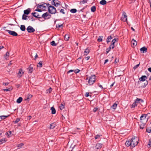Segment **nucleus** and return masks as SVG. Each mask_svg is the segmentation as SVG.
<instances>
[{
	"label": "nucleus",
	"instance_id": "f257e3e1",
	"mask_svg": "<svg viewBox=\"0 0 151 151\" xmlns=\"http://www.w3.org/2000/svg\"><path fill=\"white\" fill-rule=\"evenodd\" d=\"M144 100L142 99L137 98L132 104L131 108H134L136 106H137L138 104H139L142 105V104L144 103Z\"/></svg>",
	"mask_w": 151,
	"mask_h": 151
},
{
	"label": "nucleus",
	"instance_id": "f03ea898",
	"mask_svg": "<svg viewBox=\"0 0 151 151\" xmlns=\"http://www.w3.org/2000/svg\"><path fill=\"white\" fill-rule=\"evenodd\" d=\"M96 76L95 75L91 76L88 78H87L86 80L88 79V83L89 85H92L96 81Z\"/></svg>",
	"mask_w": 151,
	"mask_h": 151
},
{
	"label": "nucleus",
	"instance_id": "7ed1b4c3",
	"mask_svg": "<svg viewBox=\"0 0 151 151\" xmlns=\"http://www.w3.org/2000/svg\"><path fill=\"white\" fill-rule=\"evenodd\" d=\"M139 139L137 137H134L131 139V141L132 146L133 147H135L138 144Z\"/></svg>",
	"mask_w": 151,
	"mask_h": 151
},
{
	"label": "nucleus",
	"instance_id": "20e7f679",
	"mask_svg": "<svg viewBox=\"0 0 151 151\" xmlns=\"http://www.w3.org/2000/svg\"><path fill=\"white\" fill-rule=\"evenodd\" d=\"M48 5H49L48 10L49 13L52 14H55L56 13V8L54 6H51V5L49 4H48Z\"/></svg>",
	"mask_w": 151,
	"mask_h": 151
},
{
	"label": "nucleus",
	"instance_id": "39448f33",
	"mask_svg": "<svg viewBox=\"0 0 151 151\" xmlns=\"http://www.w3.org/2000/svg\"><path fill=\"white\" fill-rule=\"evenodd\" d=\"M147 114H143L140 117V121L141 123H146L147 121V119H146V117Z\"/></svg>",
	"mask_w": 151,
	"mask_h": 151
},
{
	"label": "nucleus",
	"instance_id": "423d86ee",
	"mask_svg": "<svg viewBox=\"0 0 151 151\" xmlns=\"http://www.w3.org/2000/svg\"><path fill=\"white\" fill-rule=\"evenodd\" d=\"M51 3L56 7L59 6L60 4V2L58 0H53L51 2Z\"/></svg>",
	"mask_w": 151,
	"mask_h": 151
},
{
	"label": "nucleus",
	"instance_id": "0eeeda50",
	"mask_svg": "<svg viewBox=\"0 0 151 151\" xmlns=\"http://www.w3.org/2000/svg\"><path fill=\"white\" fill-rule=\"evenodd\" d=\"M48 4L44 3L42 4L38 5L37 7L40 9H42L43 10H45L46 9V6H48L49 5H48Z\"/></svg>",
	"mask_w": 151,
	"mask_h": 151
},
{
	"label": "nucleus",
	"instance_id": "6e6552de",
	"mask_svg": "<svg viewBox=\"0 0 151 151\" xmlns=\"http://www.w3.org/2000/svg\"><path fill=\"white\" fill-rule=\"evenodd\" d=\"M121 19L122 21L125 22L127 21V17L126 15V13L123 12L122 13V17H121Z\"/></svg>",
	"mask_w": 151,
	"mask_h": 151
},
{
	"label": "nucleus",
	"instance_id": "1a4fd4ad",
	"mask_svg": "<svg viewBox=\"0 0 151 151\" xmlns=\"http://www.w3.org/2000/svg\"><path fill=\"white\" fill-rule=\"evenodd\" d=\"M5 31L8 32L10 35L14 36H16L18 35L17 33L15 31H12L8 29L6 30Z\"/></svg>",
	"mask_w": 151,
	"mask_h": 151
},
{
	"label": "nucleus",
	"instance_id": "9d476101",
	"mask_svg": "<svg viewBox=\"0 0 151 151\" xmlns=\"http://www.w3.org/2000/svg\"><path fill=\"white\" fill-rule=\"evenodd\" d=\"M43 18H44L45 19H48L50 18L51 15H50L48 13L46 12L43 14L41 17Z\"/></svg>",
	"mask_w": 151,
	"mask_h": 151
},
{
	"label": "nucleus",
	"instance_id": "9b49d317",
	"mask_svg": "<svg viewBox=\"0 0 151 151\" xmlns=\"http://www.w3.org/2000/svg\"><path fill=\"white\" fill-rule=\"evenodd\" d=\"M27 29L29 33L33 32L35 31V29H34L32 27L30 26H28L27 27Z\"/></svg>",
	"mask_w": 151,
	"mask_h": 151
},
{
	"label": "nucleus",
	"instance_id": "f8f14e48",
	"mask_svg": "<svg viewBox=\"0 0 151 151\" xmlns=\"http://www.w3.org/2000/svg\"><path fill=\"white\" fill-rule=\"evenodd\" d=\"M103 145L101 143H98L95 147V149L96 150H100L102 147Z\"/></svg>",
	"mask_w": 151,
	"mask_h": 151
},
{
	"label": "nucleus",
	"instance_id": "ddd939ff",
	"mask_svg": "<svg viewBox=\"0 0 151 151\" xmlns=\"http://www.w3.org/2000/svg\"><path fill=\"white\" fill-rule=\"evenodd\" d=\"M32 14L33 17H35L38 18H41V17L40 16V15L37 12H35L34 13H32Z\"/></svg>",
	"mask_w": 151,
	"mask_h": 151
},
{
	"label": "nucleus",
	"instance_id": "4468645a",
	"mask_svg": "<svg viewBox=\"0 0 151 151\" xmlns=\"http://www.w3.org/2000/svg\"><path fill=\"white\" fill-rule=\"evenodd\" d=\"M27 70L29 73H32L33 70V67L31 65L29 66V67L27 68Z\"/></svg>",
	"mask_w": 151,
	"mask_h": 151
},
{
	"label": "nucleus",
	"instance_id": "2eb2a0df",
	"mask_svg": "<svg viewBox=\"0 0 151 151\" xmlns=\"http://www.w3.org/2000/svg\"><path fill=\"white\" fill-rule=\"evenodd\" d=\"M114 47V46L113 45H111L109 47L107 48L106 49V54L108 53L111 50V49H113Z\"/></svg>",
	"mask_w": 151,
	"mask_h": 151
},
{
	"label": "nucleus",
	"instance_id": "dca6fc26",
	"mask_svg": "<svg viewBox=\"0 0 151 151\" xmlns=\"http://www.w3.org/2000/svg\"><path fill=\"white\" fill-rule=\"evenodd\" d=\"M132 46L133 47H134L136 46L137 42L134 40L133 39L131 41Z\"/></svg>",
	"mask_w": 151,
	"mask_h": 151
},
{
	"label": "nucleus",
	"instance_id": "f3484780",
	"mask_svg": "<svg viewBox=\"0 0 151 151\" xmlns=\"http://www.w3.org/2000/svg\"><path fill=\"white\" fill-rule=\"evenodd\" d=\"M147 78L146 76H143L139 78V80L140 81H145Z\"/></svg>",
	"mask_w": 151,
	"mask_h": 151
},
{
	"label": "nucleus",
	"instance_id": "a211bd4d",
	"mask_svg": "<svg viewBox=\"0 0 151 151\" xmlns=\"http://www.w3.org/2000/svg\"><path fill=\"white\" fill-rule=\"evenodd\" d=\"M31 11V9L28 8L27 9L25 10L24 11V14H25L28 15Z\"/></svg>",
	"mask_w": 151,
	"mask_h": 151
},
{
	"label": "nucleus",
	"instance_id": "6ab92c4d",
	"mask_svg": "<svg viewBox=\"0 0 151 151\" xmlns=\"http://www.w3.org/2000/svg\"><path fill=\"white\" fill-rule=\"evenodd\" d=\"M141 51L143 53H145L147 52V49L146 47H143L140 49Z\"/></svg>",
	"mask_w": 151,
	"mask_h": 151
},
{
	"label": "nucleus",
	"instance_id": "aec40b11",
	"mask_svg": "<svg viewBox=\"0 0 151 151\" xmlns=\"http://www.w3.org/2000/svg\"><path fill=\"white\" fill-rule=\"evenodd\" d=\"M125 145L127 147H129L130 146H132L131 140L127 141L125 143Z\"/></svg>",
	"mask_w": 151,
	"mask_h": 151
},
{
	"label": "nucleus",
	"instance_id": "412c9836",
	"mask_svg": "<svg viewBox=\"0 0 151 151\" xmlns=\"http://www.w3.org/2000/svg\"><path fill=\"white\" fill-rule=\"evenodd\" d=\"M118 104V102H116L114 104L111 106V108L113 109H116Z\"/></svg>",
	"mask_w": 151,
	"mask_h": 151
},
{
	"label": "nucleus",
	"instance_id": "4be33fe9",
	"mask_svg": "<svg viewBox=\"0 0 151 151\" xmlns=\"http://www.w3.org/2000/svg\"><path fill=\"white\" fill-rule=\"evenodd\" d=\"M56 124L54 123H53L50 124V129H53L55 127Z\"/></svg>",
	"mask_w": 151,
	"mask_h": 151
},
{
	"label": "nucleus",
	"instance_id": "5701e85b",
	"mask_svg": "<svg viewBox=\"0 0 151 151\" xmlns=\"http://www.w3.org/2000/svg\"><path fill=\"white\" fill-rule=\"evenodd\" d=\"M89 52V50L87 48L85 50L84 52V54L85 55H87Z\"/></svg>",
	"mask_w": 151,
	"mask_h": 151
},
{
	"label": "nucleus",
	"instance_id": "b1692460",
	"mask_svg": "<svg viewBox=\"0 0 151 151\" xmlns=\"http://www.w3.org/2000/svg\"><path fill=\"white\" fill-rule=\"evenodd\" d=\"M6 141V138H4L0 140V145L3 143L5 142Z\"/></svg>",
	"mask_w": 151,
	"mask_h": 151
},
{
	"label": "nucleus",
	"instance_id": "393cba45",
	"mask_svg": "<svg viewBox=\"0 0 151 151\" xmlns=\"http://www.w3.org/2000/svg\"><path fill=\"white\" fill-rule=\"evenodd\" d=\"M51 110L52 111V114H55L56 113V110L55 108L52 107L51 108Z\"/></svg>",
	"mask_w": 151,
	"mask_h": 151
},
{
	"label": "nucleus",
	"instance_id": "a878e982",
	"mask_svg": "<svg viewBox=\"0 0 151 151\" xmlns=\"http://www.w3.org/2000/svg\"><path fill=\"white\" fill-rule=\"evenodd\" d=\"M100 4L102 5H104L106 4V1L105 0H102L100 2Z\"/></svg>",
	"mask_w": 151,
	"mask_h": 151
},
{
	"label": "nucleus",
	"instance_id": "bb28decb",
	"mask_svg": "<svg viewBox=\"0 0 151 151\" xmlns=\"http://www.w3.org/2000/svg\"><path fill=\"white\" fill-rule=\"evenodd\" d=\"M22 100V98L21 97H19L17 100V102L18 103H20Z\"/></svg>",
	"mask_w": 151,
	"mask_h": 151
},
{
	"label": "nucleus",
	"instance_id": "cd10ccee",
	"mask_svg": "<svg viewBox=\"0 0 151 151\" xmlns=\"http://www.w3.org/2000/svg\"><path fill=\"white\" fill-rule=\"evenodd\" d=\"M113 38V37H111V36H108L106 40L107 42L108 43L109 42L111 39H112Z\"/></svg>",
	"mask_w": 151,
	"mask_h": 151
},
{
	"label": "nucleus",
	"instance_id": "c85d7f7f",
	"mask_svg": "<svg viewBox=\"0 0 151 151\" xmlns=\"http://www.w3.org/2000/svg\"><path fill=\"white\" fill-rule=\"evenodd\" d=\"M23 72H22V70L21 69H20L19 70L18 75L20 76V77H21L23 73Z\"/></svg>",
	"mask_w": 151,
	"mask_h": 151
},
{
	"label": "nucleus",
	"instance_id": "c756f323",
	"mask_svg": "<svg viewBox=\"0 0 151 151\" xmlns=\"http://www.w3.org/2000/svg\"><path fill=\"white\" fill-rule=\"evenodd\" d=\"M69 38V35L68 34H66L64 36V39L65 40L68 41Z\"/></svg>",
	"mask_w": 151,
	"mask_h": 151
},
{
	"label": "nucleus",
	"instance_id": "7c9ffc66",
	"mask_svg": "<svg viewBox=\"0 0 151 151\" xmlns=\"http://www.w3.org/2000/svg\"><path fill=\"white\" fill-rule=\"evenodd\" d=\"M142 124L140 125V128L141 129H143L146 123H141Z\"/></svg>",
	"mask_w": 151,
	"mask_h": 151
},
{
	"label": "nucleus",
	"instance_id": "2f4dec72",
	"mask_svg": "<svg viewBox=\"0 0 151 151\" xmlns=\"http://www.w3.org/2000/svg\"><path fill=\"white\" fill-rule=\"evenodd\" d=\"M32 96V95L30 94H28L27 97V98L25 99V100H29L30 98H31Z\"/></svg>",
	"mask_w": 151,
	"mask_h": 151
},
{
	"label": "nucleus",
	"instance_id": "473e14b6",
	"mask_svg": "<svg viewBox=\"0 0 151 151\" xmlns=\"http://www.w3.org/2000/svg\"><path fill=\"white\" fill-rule=\"evenodd\" d=\"M20 29L22 31H24L25 30V26L24 25H21Z\"/></svg>",
	"mask_w": 151,
	"mask_h": 151
},
{
	"label": "nucleus",
	"instance_id": "72a5a7b5",
	"mask_svg": "<svg viewBox=\"0 0 151 151\" xmlns=\"http://www.w3.org/2000/svg\"><path fill=\"white\" fill-rule=\"evenodd\" d=\"M9 52H7L6 53V54L4 55V58L6 60H7V59L8 57H9Z\"/></svg>",
	"mask_w": 151,
	"mask_h": 151
},
{
	"label": "nucleus",
	"instance_id": "f704fd0d",
	"mask_svg": "<svg viewBox=\"0 0 151 151\" xmlns=\"http://www.w3.org/2000/svg\"><path fill=\"white\" fill-rule=\"evenodd\" d=\"M42 61H41L38 63L37 66L39 68H41L42 66Z\"/></svg>",
	"mask_w": 151,
	"mask_h": 151
},
{
	"label": "nucleus",
	"instance_id": "c9c22d12",
	"mask_svg": "<svg viewBox=\"0 0 151 151\" xmlns=\"http://www.w3.org/2000/svg\"><path fill=\"white\" fill-rule=\"evenodd\" d=\"M96 8L95 6H92L91 8V10L92 12H94L96 10Z\"/></svg>",
	"mask_w": 151,
	"mask_h": 151
},
{
	"label": "nucleus",
	"instance_id": "e433bc0d",
	"mask_svg": "<svg viewBox=\"0 0 151 151\" xmlns=\"http://www.w3.org/2000/svg\"><path fill=\"white\" fill-rule=\"evenodd\" d=\"M24 144L22 143H21L20 144H18L17 145V147H18V148H21L24 145Z\"/></svg>",
	"mask_w": 151,
	"mask_h": 151
},
{
	"label": "nucleus",
	"instance_id": "4c0bfd02",
	"mask_svg": "<svg viewBox=\"0 0 151 151\" xmlns=\"http://www.w3.org/2000/svg\"><path fill=\"white\" fill-rule=\"evenodd\" d=\"M28 17L29 18V17H28L27 16L25 15V14H23L22 15V19L23 20H27V18Z\"/></svg>",
	"mask_w": 151,
	"mask_h": 151
},
{
	"label": "nucleus",
	"instance_id": "58836bf2",
	"mask_svg": "<svg viewBox=\"0 0 151 151\" xmlns=\"http://www.w3.org/2000/svg\"><path fill=\"white\" fill-rule=\"evenodd\" d=\"M102 38L103 37L102 36H100L97 39V41L99 42H101L102 41Z\"/></svg>",
	"mask_w": 151,
	"mask_h": 151
},
{
	"label": "nucleus",
	"instance_id": "ea45409f",
	"mask_svg": "<svg viewBox=\"0 0 151 151\" xmlns=\"http://www.w3.org/2000/svg\"><path fill=\"white\" fill-rule=\"evenodd\" d=\"M12 88L10 87V88H7L6 89H3V90L4 91H10L11 90H12Z\"/></svg>",
	"mask_w": 151,
	"mask_h": 151
},
{
	"label": "nucleus",
	"instance_id": "a19ab883",
	"mask_svg": "<svg viewBox=\"0 0 151 151\" xmlns=\"http://www.w3.org/2000/svg\"><path fill=\"white\" fill-rule=\"evenodd\" d=\"M76 12L77 10L75 9H72L70 10V12L73 13H75Z\"/></svg>",
	"mask_w": 151,
	"mask_h": 151
},
{
	"label": "nucleus",
	"instance_id": "79ce46f5",
	"mask_svg": "<svg viewBox=\"0 0 151 151\" xmlns=\"http://www.w3.org/2000/svg\"><path fill=\"white\" fill-rule=\"evenodd\" d=\"M51 45L53 46H55L57 45V44H56L54 41H52L50 43Z\"/></svg>",
	"mask_w": 151,
	"mask_h": 151
},
{
	"label": "nucleus",
	"instance_id": "37998d69",
	"mask_svg": "<svg viewBox=\"0 0 151 151\" xmlns=\"http://www.w3.org/2000/svg\"><path fill=\"white\" fill-rule=\"evenodd\" d=\"M8 116H0V118L3 119L7 118Z\"/></svg>",
	"mask_w": 151,
	"mask_h": 151
},
{
	"label": "nucleus",
	"instance_id": "c03bdc74",
	"mask_svg": "<svg viewBox=\"0 0 151 151\" xmlns=\"http://www.w3.org/2000/svg\"><path fill=\"white\" fill-rule=\"evenodd\" d=\"M116 38L114 39L113 40H112V44H111V45H113L114 46V43L115 42H116Z\"/></svg>",
	"mask_w": 151,
	"mask_h": 151
},
{
	"label": "nucleus",
	"instance_id": "a18cd8bd",
	"mask_svg": "<svg viewBox=\"0 0 151 151\" xmlns=\"http://www.w3.org/2000/svg\"><path fill=\"white\" fill-rule=\"evenodd\" d=\"M88 0H81V1H80L81 3L85 4L87 2Z\"/></svg>",
	"mask_w": 151,
	"mask_h": 151
},
{
	"label": "nucleus",
	"instance_id": "49530a36",
	"mask_svg": "<svg viewBox=\"0 0 151 151\" xmlns=\"http://www.w3.org/2000/svg\"><path fill=\"white\" fill-rule=\"evenodd\" d=\"M52 91V89L51 88H50L49 89L47 90V93H50Z\"/></svg>",
	"mask_w": 151,
	"mask_h": 151
},
{
	"label": "nucleus",
	"instance_id": "de8ad7c7",
	"mask_svg": "<svg viewBox=\"0 0 151 151\" xmlns=\"http://www.w3.org/2000/svg\"><path fill=\"white\" fill-rule=\"evenodd\" d=\"M59 107L60 109L62 110L64 108V106L62 104H61Z\"/></svg>",
	"mask_w": 151,
	"mask_h": 151
},
{
	"label": "nucleus",
	"instance_id": "09e8293b",
	"mask_svg": "<svg viewBox=\"0 0 151 151\" xmlns=\"http://www.w3.org/2000/svg\"><path fill=\"white\" fill-rule=\"evenodd\" d=\"M20 119L19 118H17L16 119V120L15 121H14L13 122L14 123H17L19 122L20 121Z\"/></svg>",
	"mask_w": 151,
	"mask_h": 151
},
{
	"label": "nucleus",
	"instance_id": "8fccbe9b",
	"mask_svg": "<svg viewBox=\"0 0 151 151\" xmlns=\"http://www.w3.org/2000/svg\"><path fill=\"white\" fill-rule=\"evenodd\" d=\"M12 133L11 131H9L6 133V134L8 137H9V135Z\"/></svg>",
	"mask_w": 151,
	"mask_h": 151
},
{
	"label": "nucleus",
	"instance_id": "3c124183",
	"mask_svg": "<svg viewBox=\"0 0 151 151\" xmlns=\"http://www.w3.org/2000/svg\"><path fill=\"white\" fill-rule=\"evenodd\" d=\"M39 8L38 7H37V9H36L35 10V11H37V12H42V11L41 9H39Z\"/></svg>",
	"mask_w": 151,
	"mask_h": 151
},
{
	"label": "nucleus",
	"instance_id": "603ef678",
	"mask_svg": "<svg viewBox=\"0 0 151 151\" xmlns=\"http://www.w3.org/2000/svg\"><path fill=\"white\" fill-rule=\"evenodd\" d=\"M146 132L149 133L151 132V129L150 128H148L146 129Z\"/></svg>",
	"mask_w": 151,
	"mask_h": 151
},
{
	"label": "nucleus",
	"instance_id": "864d4df0",
	"mask_svg": "<svg viewBox=\"0 0 151 151\" xmlns=\"http://www.w3.org/2000/svg\"><path fill=\"white\" fill-rule=\"evenodd\" d=\"M139 63L137 65L133 67V69L134 70H135L139 66Z\"/></svg>",
	"mask_w": 151,
	"mask_h": 151
},
{
	"label": "nucleus",
	"instance_id": "5fc2aeb1",
	"mask_svg": "<svg viewBox=\"0 0 151 151\" xmlns=\"http://www.w3.org/2000/svg\"><path fill=\"white\" fill-rule=\"evenodd\" d=\"M61 27H63V24H61V25L57 24L56 25V27L57 28H60Z\"/></svg>",
	"mask_w": 151,
	"mask_h": 151
},
{
	"label": "nucleus",
	"instance_id": "6e6d98bb",
	"mask_svg": "<svg viewBox=\"0 0 151 151\" xmlns=\"http://www.w3.org/2000/svg\"><path fill=\"white\" fill-rule=\"evenodd\" d=\"M101 135H96L95 137V138L96 139H97L98 138H99V137H100V136H101Z\"/></svg>",
	"mask_w": 151,
	"mask_h": 151
},
{
	"label": "nucleus",
	"instance_id": "4d7b16f0",
	"mask_svg": "<svg viewBox=\"0 0 151 151\" xmlns=\"http://www.w3.org/2000/svg\"><path fill=\"white\" fill-rule=\"evenodd\" d=\"M80 71V70H79L78 69H76V70H74V72L75 73H79Z\"/></svg>",
	"mask_w": 151,
	"mask_h": 151
},
{
	"label": "nucleus",
	"instance_id": "13d9d810",
	"mask_svg": "<svg viewBox=\"0 0 151 151\" xmlns=\"http://www.w3.org/2000/svg\"><path fill=\"white\" fill-rule=\"evenodd\" d=\"M89 96V93L88 92H86L85 94V96L86 97H88Z\"/></svg>",
	"mask_w": 151,
	"mask_h": 151
},
{
	"label": "nucleus",
	"instance_id": "bf43d9fd",
	"mask_svg": "<svg viewBox=\"0 0 151 151\" xmlns=\"http://www.w3.org/2000/svg\"><path fill=\"white\" fill-rule=\"evenodd\" d=\"M119 59L116 58L115 59V61L114 62V63H118L119 62Z\"/></svg>",
	"mask_w": 151,
	"mask_h": 151
},
{
	"label": "nucleus",
	"instance_id": "052dcab7",
	"mask_svg": "<svg viewBox=\"0 0 151 151\" xmlns=\"http://www.w3.org/2000/svg\"><path fill=\"white\" fill-rule=\"evenodd\" d=\"M60 13H62L63 14H65V12H64V10L63 9H61L60 10Z\"/></svg>",
	"mask_w": 151,
	"mask_h": 151
},
{
	"label": "nucleus",
	"instance_id": "680f3d73",
	"mask_svg": "<svg viewBox=\"0 0 151 151\" xmlns=\"http://www.w3.org/2000/svg\"><path fill=\"white\" fill-rule=\"evenodd\" d=\"M148 83V82L147 81H146L145 83H144V86L145 87V86L146 85H147V84Z\"/></svg>",
	"mask_w": 151,
	"mask_h": 151
},
{
	"label": "nucleus",
	"instance_id": "e2e57ef3",
	"mask_svg": "<svg viewBox=\"0 0 151 151\" xmlns=\"http://www.w3.org/2000/svg\"><path fill=\"white\" fill-rule=\"evenodd\" d=\"M98 110V108H94L93 110V111L94 112H96Z\"/></svg>",
	"mask_w": 151,
	"mask_h": 151
},
{
	"label": "nucleus",
	"instance_id": "0e129e2a",
	"mask_svg": "<svg viewBox=\"0 0 151 151\" xmlns=\"http://www.w3.org/2000/svg\"><path fill=\"white\" fill-rule=\"evenodd\" d=\"M9 84V83H3V85L6 86L8 85Z\"/></svg>",
	"mask_w": 151,
	"mask_h": 151
},
{
	"label": "nucleus",
	"instance_id": "69168bd1",
	"mask_svg": "<svg viewBox=\"0 0 151 151\" xmlns=\"http://www.w3.org/2000/svg\"><path fill=\"white\" fill-rule=\"evenodd\" d=\"M148 145L150 146H151V141L150 139L149 140V141L148 143Z\"/></svg>",
	"mask_w": 151,
	"mask_h": 151
},
{
	"label": "nucleus",
	"instance_id": "338daca9",
	"mask_svg": "<svg viewBox=\"0 0 151 151\" xmlns=\"http://www.w3.org/2000/svg\"><path fill=\"white\" fill-rule=\"evenodd\" d=\"M74 71L73 70H71L68 71L67 73H69L70 72H73Z\"/></svg>",
	"mask_w": 151,
	"mask_h": 151
},
{
	"label": "nucleus",
	"instance_id": "774afa93",
	"mask_svg": "<svg viewBox=\"0 0 151 151\" xmlns=\"http://www.w3.org/2000/svg\"><path fill=\"white\" fill-rule=\"evenodd\" d=\"M89 58H90V57L87 56V57H86L85 58V59L86 60H87L89 59Z\"/></svg>",
	"mask_w": 151,
	"mask_h": 151
}]
</instances>
